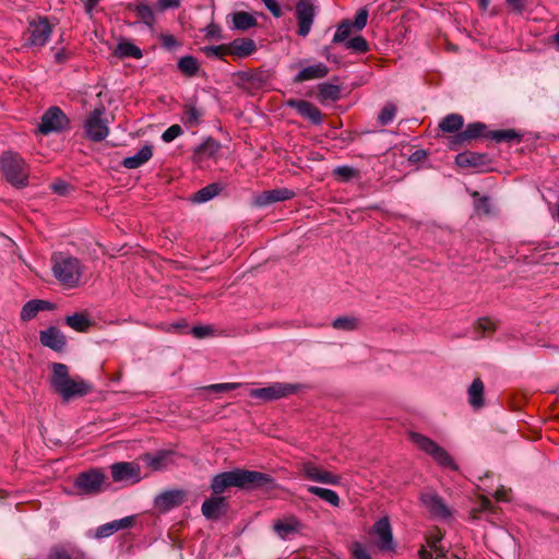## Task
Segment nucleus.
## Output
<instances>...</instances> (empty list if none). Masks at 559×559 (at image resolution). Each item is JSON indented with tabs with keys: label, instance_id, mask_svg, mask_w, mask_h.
<instances>
[{
	"label": "nucleus",
	"instance_id": "f257e3e1",
	"mask_svg": "<svg viewBox=\"0 0 559 559\" xmlns=\"http://www.w3.org/2000/svg\"><path fill=\"white\" fill-rule=\"evenodd\" d=\"M230 487L240 489H276L277 485L271 474L235 468L214 476L210 489H227Z\"/></svg>",
	"mask_w": 559,
	"mask_h": 559
},
{
	"label": "nucleus",
	"instance_id": "f03ea898",
	"mask_svg": "<svg viewBox=\"0 0 559 559\" xmlns=\"http://www.w3.org/2000/svg\"><path fill=\"white\" fill-rule=\"evenodd\" d=\"M52 373L50 376V385L55 393L60 395L63 402H69L76 397H82L92 391V385L82 379L70 377L69 368L61 362L51 364Z\"/></svg>",
	"mask_w": 559,
	"mask_h": 559
},
{
	"label": "nucleus",
	"instance_id": "7ed1b4c3",
	"mask_svg": "<svg viewBox=\"0 0 559 559\" xmlns=\"http://www.w3.org/2000/svg\"><path fill=\"white\" fill-rule=\"evenodd\" d=\"M52 273L61 285L74 288L79 286L82 277L81 262L74 257L55 253L52 255Z\"/></svg>",
	"mask_w": 559,
	"mask_h": 559
},
{
	"label": "nucleus",
	"instance_id": "20e7f679",
	"mask_svg": "<svg viewBox=\"0 0 559 559\" xmlns=\"http://www.w3.org/2000/svg\"><path fill=\"white\" fill-rule=\"evenodd\" d=\"M2 173L12 186L23 188L28 183L29 169L25 160L16 153L5 152L1 156Z\"/></svg>",
	"mask_w": 559,
	"mask_h": 559
},
{
	"label": "nucleus",
	"instance_id": "39448f33",
	"mask_svg": "<svg viewBox=\"0 0 559 559\" xmlns=\"http://www.w3.org/2000/svg\"><path fill=\"white\" fill-rule=\"evenodd\" d=\"M411 441L423 452L430 455L433 461L443 468L457 469L452 456L432 439L418 432H409Z\"/></svg>",
	"mask_w": 559,
	"mask_h": 559
},
{
	"label": "nucleus",
	"instance_id": "423d86ee",
	"mask_svg": "<svg viewBox=\"0 0 559 559\" xmlns=\"http://www.w3.org/2000/svg\"><path fill=\"white\" fill-rule=\"evenodd\" d=\"M105 107L99 105L86 118L83 129L85 136L93 142H100L109 133L108 122L104 118Z\"/></svg>",
	"mask_w": 559,
	"mask_h": 559
},
{
	"label": "nucleus",
	"instance_id": "0eeeda50",
	"mask_svg": "<svg viewBox=\"0 0 559 559\" xmlns=\"http://www.w3.org/2000/svg\"><path fill=\"white\" fill-rule=\"evenodd\" d=\"M295 16L297 20V35L307 37L311 32L316 17L314 0H298L295 5Z\"/></svg>",
	"mask_w": 559,
	"mask_h": 559
},
{
	"label": "nucleus",
	"instance_id": "6e6552de",
	"mask_svg": "<svg viewBox=\"0 0 559 559\" xmlns=\"http://www.w3.org/2000/svg\"><path fill=\"white\" fill-rule=\"evenodd\" d=\"M53 31V25L50 24L48 17L38 16L28 23L27 45L33 47H44L50 38Z\"/></svg>",
	"mask_w": 559,
	"mask_h": 559
},
{
	"label": "nucleus",
	"instance_id": "1a4fd4ad",
	"mask_svg": "<svg viewBox=\"0 0 559 559\" xmlns=\"http://www.w3.org/2000/svg\"><path fill=\"white\" fill-rule=\"evenodd\" d=\"M298 388V385L290 383L275 382L265 388L252 389L249 395L252 399H261L269 402L289 396L296 393Z\"/></svg>",
	"mask_w": 559,
	"mask_h": 559
},
{
	"label": "nucleus",
	"instance_id": "9d476101",
	"mask_svg": "<svg viewBox=\"0 0 559 559\" xmlns=\"http://www.w3.org/2000/svg\"><path fill=\"white\" fill-rule=\"evenodd\" d=\"M110 473L114 481L117 483L124 481L133 485L143 478L139 461L114 463L110 465Z\"/></svg>",
	"mask_w": 559,
	"mask_h": 559
},
{
	"label": "nucleus",
	"instance_id": "9b49d317",
	"mask_svg": "<svg viewBox=\"0 0 559 559\" xmlns=\"http://www.w3.org/2000/svg\"><path fill=\"white\" fill-rule=\"evenodd\" d=\"M69 119L59 107H50L41 117L38 131L41 134L59 132L68 128Z\"/></svg>",
	"mask_w": 559,
	"mask_h": 559
},
{
	"label": "nucleus",
	"instance_id": "f8f14e48",
	"mask_svg": "<svg viewBox=\"0 0 559 559\" xmlns=\"http://www.w3.org/2000/svg\"><path fill=\"white\" fill-rule=\"evenodd\" d=\"M236 76L238 79V85L245 88L260 90L269 82L271 74L266 70L257 69L240 71Z\"/></svg>",
	"mask_w": 559,
	"mask_h": 559
},
{
	"label": "nucleus",
	"instance_id": "ddd939ff",
	"mask_svg": "<svg viewBox=\"0 0 559 559\" xmlns=\"http://www.w3.org/2000/svg\"><path fill=\"white\" fill-rule=\"evenodd\" d=\"M221 492L222 491H214V495L202 504V513L209 520H217L225 514L228 509L226 498L223 497Z\"/></svg>",
	"mask_w": 559,
	"mask_h": 559
},
{
	"label": "nucleus",
	"instance_id": "4468645a",
	"mask_svg": "<svg viewBox=\"0 0 559 559\" xmlns=\"http://www.w3.org/2000/svg\"><path fill=\"white\" fill-rule=\"evenodd\" d=\"M106 479L100 468H91L82 472L75 478L74 485L78 489H100Z\"/></svg>",
	"mask_w": 559,
	"mask_h": 559
},
{
	"label": "nucleus",
	"instance_id": "2eb2a0df",
	"mask_svg": "<svg viewBox=\"0 0 559 559\" xmlns=\"http://www.w3.org/2000/svg\"><path fill=\"white\" fill-rule=\"evenodd\" d=\"M302 472L306 475V477L312 481L344 486V484L340 481V476L334 475L331 472H328L313 463H304Z\"/></svg>",
	"mask_w": 559,
	"mask_h": 559
},
{
	"label": "nucleus",
	"instance_id": "dca6fc26",
	"mask_svg": "<svg viewBox=\"0 0 559 559\" xmlns=\"http://www.w3.org/2000/svg\"><path fill=\"white\" fill-rule=\"evenodd\" d=\"M296 193L287 188L265 190L253 199V205L258 207L266 206L275 202L293 199Z\"/></svg>",
	"mask_w": 559,
	"mask_h": 559
},
{
	"label": "nucleus",
	"instance_id": "f3484780",
	"mask_svg": "<svg viewBox=\"0 0 559 559\" xmlns=\"http://www.w3.org/2000/svg\"><path fill=\"white\" fill-rule=\"evenodd\" d=\"M372 535L381 550L393 549V536L389 520L386 518L377 521L372 527Z\"/></svg>",
	"mask_w": 559,
	"mask_h": 559
},
{
	"label": "nucleus",
	"instance_id": "a211bd4d",
	"mask_svg": "<svg viewBox=\"0 0 559 559\" xmlns=\"http://www.w3.org/2000/svg\"><path fill=\"white\" fill-rule=\"evenodd\" d=\"M175 452L171 450H158L155 453H144L139 457L152 471H160L173 463Z\"/></svg>",
	"mask_w": 559,
	"mask_h": 559
},
{
	"label": "nucleus",
	"instance_id": "6ab92c4d",
	"mask_svg": "<svg viewBox=\"0 0 559 559\" xmlns=\"http://www.w3.org/2000/svg\"><path fill=\"white\" fill-rule=\"evenodd\" d=\"M287 106L294 108L301 117L310 120L313 124L322 122V112L312 103L304 99H288Z\"/></svg>",
	"mask_w": 559,
	"mask_h": 559
},
{
	"label": "nucleus",
	"instance_id": "aec40b11",
	"mask_svg": "<svg viewBox=\"0 0 559 559\" xmlns=\"http://www.w3.org/2000/svg\"><path fill=\"white\" fill-rule=\"evenodd\" d=\"M421 502L427 510L437 518L447 519L451 515L450 509L445 503L435 493V491H425L420 497Z\"/></svg>",
	"mask_w": 559,
	"mask_h": 559
},
{
	"label": "nucleus",
	"instance_id": "412c9836",
	"mask_svg": "<svg viewBox=\"0 0 559 559\" xmlns=\"http://www.w3.org/2000/svg\"><path fill=\"white\" fill-rule=\"evenodd\" d=\"M40 343L55 352H62L67 344L66 335L56 326H50L39 333Z\"/></svg>",
	"mask_w": 559,
	"mask_h": 559
},
{
	"label": "nucleus",
	"instance_id": "4be33fe9",
	"mask_svg": "<svg viewBox=\"0 0 559 559\" xmlns=\"http://www.w3.org/2000/svg\"><path fill=\"white\" fill-rule=\"evenodd\" d=\"M490 163L488 154L465 151L455 156V164L461 168H479Z\"/></svg>",
	"mask_w": 559,
	"mask_h": 559
},
{
	"label": "nucleus",
	"instance_id": "5701e85b",
	"mask_svg": "<svg viewBox=\"0 0 559 559\" xmlns=\"http://www.w3.org/2000/svg\"><path fill=\"white\" fill-rule=\"evenodd\" d=\"M228 45V56L235 59H242L251 56L257 50L255 41L251 38H236Z\"/></svg>",
	"mask_w": 559,
	"mask_h": 559
},
{
	"label": "nucleus",
	"instance_id": "b1692460",
	"mask_svg": "<svg viewBox=\"0 0 559 559\" xmlns=\"http://www.w3.org/2000/svg\"><path fill=\"white\" fill-rule=\"evenodd\" d=\"M183 501V491H163L154 499V507L164 513L181 504Z\"/></svg>",
	"mask_w": 559,
	"mask_h": 559
},
{
	"label": "nucleus",
	"instance_id": "393cba45",
	"mask_svg": "<svg viewBox=\"0 0 559 559\" xmlns=\"http://www.w3.org/2000/svg\"><path fill=\"white\" fill-rule=\"evenodd\" d=\"M133 516H126L120 520H115L100 525L95 534L96 538H105L111 536L114 533L131 527L133 524Z\"/></svg>",
	"mask_w": 559,
	"mask_h": 559
},
{
	"label": "nucleus",
	"instance_id": "a878e982",
	"mask_svg": "<svg viewBox=\"0 0 559 559\" xmlns=\"http://www.w3.org/2000/svg\"><path fill=\"white\" fill-rule=\"evenodd\" d=\"M300 524L295 518H286L274 522L273 528L282 539H288L299 532Z\"/></svg>",
	"mask_w": 559,
	"mask_h": 559
},
{
	"label": "nucleus",
	"instance_id": "bb28decb",
	"mask_svg": "<svg viewBox=\"0 0 559 559\" xmlns=\"http://www.w3.org/2000/svg\"><path fill=\"white\" fill-rule=\"evenodd\" d=\"M329 73V68L324 63H317L313 66H309L304 68L299 73L295 76L294 82L300 83L314 79H322L326 76Z\"/></svg>",
	"mask_w": 559,
	"mask_h": 559
},
{
	"label": "nucleus",
	"instance_id": "cd10ccee",
	"mask_svg": "<svg viewBox=\"0 0 559 559\" xmlns=\"http://www.w3.org/2000/svg\"><path fill=\"white\" fill-rule=\"evenodd\" d=\"M496 510L495 502L491 498L484 495H476V499L474 501L473 507L471 508V516L472 519H478L485 513H493Z\"/></svg>",
	"mask_w": 559,
	"mask_h": 559
},
{
	"label": "nucleus",
	"instance_id": "c85d7f7f",
	"mask_svg": "<svg viewBox=\"0 0 559 559\" xmlns=\"http://www.w3.org/2000/svg\"><path fill=\"white\" fill-rule=\"evenodd\" d=\"M219 148L221 144L217 141L209 138L202 144L195 147L194 159L197 162H202L204 159L212 158L218 153Z\"/></svg>",
	"mask_w": 559,
	"mask_h": 559
},
{
	"label": "nucleus",
	"instance_id": "c756f323",
	"mask_svg": "<svg viewBox=\"0 0 559 559\" xmlns=\"http://www.w3.org/2000/svg\"><path fill=\"white\" fill-rule=\"evenodd\" d=\"M484 383L479 378L474 379L467 390L468 403L474 409H479L485 405Z\"/></svg>",
	"mask_w": 559,
	"mask_h": 559
},
{
	"label": "nucleus",
	"instance_id": "7c9ffc66",
	"mask_svg": "<svg viewBox=\"0 0 559 559\" xmlns=\"http://www.w3.org/2000/svg\"><path fill=\"white\" fill-rule=\"evenodd\" d=\"M152 155H153L152 146L145 145L133 156L126 157L122 160V165H123V167H126L128 169H135V168L142 166L143 164H145L147 160H150Z\"/></svg>",
	"mask_w": 559,
	"mask_h": 559
},
{
	"label": "nucleus",
	"instance_id": "2f4dec72",
	"mask_svg": "<svg viewBox=\"0 0 559 559\" xmlns=\"http://www.w3.org/2000/svg\"><path fill=\"white\" fill-rule=\"evenodd\" d=\"M64 321L71 329L81 333L87 332L93 325V321L90 319L88 314L84 312H75L72 316H68Z\"/></svg>",
	"mask_w": 559,
	"mask_h": 559
},
{
	"label": "nucleus",
	"instance_id": "473e14b6",
	"mask_svg": "<svg viewBox=\"0 0 559 559\" xmlns=\"http://www.w3.org/2000/svg\"><path fill=\"white\" fill-rule=\"evenodd\" d=\"M487 126L484 122H473L468 123L466 128L461 131V138L465 139L468 142L476 140L478 138H486L487 139Z\"/></svg>",
	"mask_w": 559,
	"mask_h": 559
},
{
	"label": "nucleus",
	"instance_id": "72a5a7b5",
	"mask_svg": "<svg viewBox=\"0 0 559 559\" xmlns=\"http://www.w3.org/2000/svg\"><path fill=\"white\" fill-rule=\"evenodd\" d=\"M464 124V119L459 114H450L439 122V129L447 133L459 132Z\"/></svg>",
	"mask_w": 559,
	"mask_h": 559
},
{
	"label": "nucleus",
	"instance_id": "f704fd0d",
	"mask_svg": "<svg viewBox=\"0 0 559 559\" xmlns=\"http://www.w3.org/2000/svg\"><path fill=\"white\" fill-rule=\"evenodd\" d=\"M523 134L520 132H516L513 129H503V130H495L489 131L487 133V139L495 140L496 142H518L520 143L522 141Z\"/></svg>",
	"mask_w": 559,
	"mask_h": 559
},
{
	"label": "nucleus",
	"instance_id": "c9c22d12",
	"mask_svg": "<svg viewBox=\"0 0 559 559\" xmlns=\"http://www.w3.org/2000/svg\"><path fill=\"white\" fill-rule=\"evenodd\" d=\"M341 97V88L338 85L331 83H321L318 86V98L324 103L328 100L335 102Z\"/></svg>",
	"mask_w": 559,
	"mask_h": 559
},
{
	"label": "nucleus",
	"instance_id": "e433bc0d",
	"mask_svg": "<svg viewBox=\"0 0 559 559\" xmlns=\"http://www.w3.org/2000/svg\"><path fill=\"white\" fill-rule=\"evenodd\" d=\"M179 71L188 78L195 76L200 70V64L193 56H185L178 60Z\"/></svg>",
	"mask_w": 559,
	"mask_h": 559
},
{
	"label": "nucleus",
	"instance_id": "4c0bfd02",
	"mask_svg": "<svg viewBox=\"0 0 559 559\" xmlns=\"http://www.w3.org/2000/svg\"><path fill=\"white\" fill-rule=\"evenodd\" d=\"M115 56L123 59V58H135L140 59L142 58V51L141 49L135 46L132 43L129 41H121L117 45L115 49Z\"/></svg>",
	"mask_w": 559,
	"mask_h": 559
},
{
	"label": "nucleus",
	"instance_id": "58836bf2",
	"mask_svg": "<svg viewBox=\"0 0 559 559\" xmlns=\"http://www.w3.org/2000/svg\"><path fill=\"white\" fill-rule=\"evenodd\" d=\"M234 27L241 31H247L257 25V20L248 12L239 11L233 15Z\"/></svg>",
	"mask_w": 559,
	"mask_h": 559
},
{
	"label": "nucleus",
	"instance_id": "ea45409f",
	"mask_svg": "<svg viewBox=\"0 0 559 559\" xmlns=\"http://www.w3.org/2000/svg\"><path fill=\"white\" fill-rule=\"evenodd\" d=\"M219 192H221L219 185L211 183V185H207L206 187L200 189L199 191H197L193 194L191 200L195 203L206 202V201H210L211 199H213L214 197H216Z\"/></svg>",
	"mask_w": 559,
	"mask_h": 559
},
{
	"label": "nucleus",
	"instance_id": "a19ab883",
	"mask_svg": "<svg viewBox=\"0 0 559 559\" xmlns=\"http://www.w3.org/2000/svg\"><path fill=\"white\" fill-rule=\"evenodd\" d=\"M332 326L336 330L354 331L359 328V319L356 317H338L333 321Z\"/></svg>",
	"mask_w": 559,
	"mask_h": 559
},
{
	"label": "nucleus",
	"instance_id": "79ce46f5",
	"mask_svg": "<svg viewBox=\"0 0 559 559\" xmlns=\"http://www.w3.org/2000/svg\"><path fill=\"white\" fill-rule=\"evenodd\" d=\"M132 8L136 15L147 25H152L154 23V13L152 9L144 3H136L133 5H130Z\"/></svg>",
	"mask_w": 559,
	"mask_h": 559
},
{
	"label": "nucleus",
	"instance_id": "37998d69",
	"mask_svg": "<svg viewBox=\"0 0 559 559\" xmlns=\"http://www.w3.org/2000/svg\"><path fill=\"white\" fill-rule=\"evenodd\" d=\"M201 112L192 105H186L183 108L182 121L190 127L198 126L200 122Z\"/></svg>",
	"mask_w": 559,
	"mask_h": 559
},
{
	"label": "nucleus",
	"instance_id": "c03bdc74",
	"mask_svg": "<svg viewBox=\"0 0 559 559\" xmlns=\"http://www.w3.org/2000/svg\"><path fill=\"white\" fill-rule=\"evenodd\" d=\"M47 559H87L83 551H73V554H69L67 550L62 548H53Z\"/></svg>",
	"mask_w": 559,
	"mask_h": 559
},
{
	"label": "nucleus",
	"instance_id": "a18cd8bd",
	"mask_svg": "<svg viewBox=\"0 0 559 559\" xmlns=\"http://www.w3.org/2000/svg\"><path fill=\"white\" fill-rule=\"evenodd\" d=\"M334 175L342 181H349L359 177V170L350 166H338L334 169Z\"/></svg>",
	"mask_w": 559,
	"mask_h": 559
},
{
	"label": "nucleus",
	"instance_id": "49530a36",
	"mask_svg": "<svg viewBox=\"0 0 559 559\" xmlns=\"http://www.w3.org/2000/svg\"><path fill=\"white\" fill-rule=\"evenodd\" d=\"M419 559H460L453 552L447 551V550H439L436 555L428 551L424 547L420 548L418 551Z\"/></svg>",
	"mask_w": 559,
	"mask_h": 559
},
{
	"label": "nucleus",
	"instance_id": "de8ad7c7",
	"mask_svg": "<svg viewBox=\"0 0 559 559\" xmlns=\"http://www.w3.org/2000/svg\"><path fill=\"white\" fill-rule=\"evenodd\" d=\"M201 51L206 57H216L218 59H222L224 56H228V45L222 44L218 46H204L201 47Z\"/></svg>",
	"mask_w": 559,
	"mask_h": 559
},
{
	"label": "nucleus",
	"instance_id": "09e8293b",
	"mask_svg": "<svg viewBox=\"0 0 559 559\" xmlns=\"http://www.w3.org/2000/svg\"><path fill=\"white\" fill-rule=\"evenodd\" d=\"M352 27H353V25H352L350 21H348V20L342 21L337 26L336 33L334 34L333 43L345 41L350 34Z\"/></svg>",
	"mask_w": 559,
	"mask_h": 559
},
{
	"label": "nucleus",
	"instance_id": "8fccbe9b",
	"mask_svg": "<svg viewBox=\"0 0 559 559\" xmlns=\"http://www.w3.org/2000/svg\"><path fill=\"white\" fill-rule=\"evenodd\" d=\"M39 312L38 305L35 299L27 301L21 310V319L29 321Z\"/></svg>",
	"mask_w": 559,
	"mask_h": 559
},
{
	"label": "nucleus",
	"instance_id": "3c124183",
	"mask_svg": "<svg viewBox=\"0 0 559 559\" xmlns=\"http://www.w3.org/2000/svg\"><path fill=\"white\" fill-rule=\"evenodd\" d=\"M346 48L352 49L356 52H367L369 47L367 40L362 36H356L346 41Z\"/></svg>",
	"mask_w": 559,
	"mask_h": 559
},
{
	"label": "nucleus",
	"instance_id": "603ef678",
	"mask_svg": "<svg viewBox=\"0 0 559 559\" xmlns=\"http://www.w3.org/2000/svg\"><path fill=\"white\" fill-rule=\"evenodd\" d=\"M395 114H396V106L393 104H386L382 108V110L378 117L380 124L386 126L388 123H390L394 119Z\"/></svg>",
	"mask_w": 559,
	"mask_h": 559
},
{
	"label": "nucleus",
	"instance_id": "864d4df0",
	"mask_svg": "<svg viewBox=\"0 0 559 559\" xmlns=\"http://www.w3.org/2000/svg\"><path fill=\"white\" fill-rule=\"evenodd\" d=\"M350 551L355 559H371L368 549L361 543H354L350 547Z\"/></svg>",
	"mask_w": 559,
	"mask_h": 559
},
{
	"label": "nucleus",
	"instance_id": "5fc2aeb1",
	"mask_svg": "<svg viewBox=\"0 0 559 559\" xmlns=\"http://www.w3.org/2000/svg\"><path fill=\"white\" fill-rule=\"evenodd\" d=\"M368 19V10L366 8H361L355 17V21L352 22L353 27H355L357 31L362 29L367 24Z\"/></svg>",
	"mask_w": 559,
	"mask_h": 559
},
{
	"label": "nucleus",
	"instance_id": "6e6d98bb",
	"mask_svg": "<svg viewBox=\"0 0 559 559\" xmlns=\"http://www.w3.org/2000/svg\"><path fill=\"white\" fill-rule=\"evenodd\" d=\"M506 4L510 12L521 15L525 11L527 3L526 0H506Z\"/></svg>",
	"mask_w": 559,
	"mask_h": 559
},
{
	"label": "nucleus",
	"instance_id": "4d7b16f0",
	"mask_svg": "<svg viewBox=\"0 0 559 559\" xmlns=\"http://www.w3.org/2000/svg\"><path fill=\"white\" fill-rule=\"evenodd\" d=\"M320 499L326 501L328 503L337 507L340 502V498L336 495V491H312Z\"/></svg>",
	"mask_w": 559,
	"mask_h": 559
},
{
	"label": "nucleus",
	"instance_id": "13d9d810",
	"mask_svg": "<svg viewBox=\"0 0 559 559\" xmlns=\"http://www.w3.org/2000/svg\"><path fill=\"white\" fill-rule=\"evenodd\" d=\"M476 328L478 330H480L483 332V334H485L486 332H495L496 331V325L495 323L487 317H484V318H479L477 321H476Z\"/></svg>",
	"mask_w": 559,
	"mask_h": 559
},
{
	"label": "nucleus",
	"instance_id": "bf43d9fd",
	"mask_svg": "<svg viewBox=\"0 0 559 559\" xmlns=\"http://www.w3.org/2000/svg\"><path fill=\"white\" fill-rule=\"evenodd\" d=\"M182 132L181 127L179 124H173L169 127L162 135L164 142H171Z\"/></svg>",
	"mask_w": 559,
	"mask_h": 559
},
{
	"label": "nucleus",
	"instance_id": "052dcab7",
	"mask_svg": "<svg viewBox=\"0 0 559 559\" xmlns=\"http://www.w3.org/2000/svg\"><path fill=\"white\" fill-rule=\"evenodd\" d=\"M441 539L442 534L440 533L427 537V546L431 549L430 552H432L433 555H436L439 550H443V548L439 546Z\"/></svg>",
	"mask_w": 559,
	"mask_h": 559
},
{
	"label": "nucleus",
	"instance_id": "680f3d73",
	"mask_svg": "<svg viewBox=\"0 0 559 559\" xmlns=\"http://www.w3.org/2000/svg\"><path fill=\"white\" fill-rule=\"evenodd\" d=\"M240 386V383L230 382V383H218V384H211L206 386V390L213 391V392H227L235 390Z\"/></svg>",
	"mask_w": 559,
	"mask_h": 559
},
{
	"label": "nucleus",
	"instance_id": "e2e57ef3",
	"mask_svg": "<svg viewBox=\"0 0 559 559\" xmlns=\"http://www.w3.org/2000/svg\"><path fill=\"white\" fill-rule=\"evenodd\" d=\"M262 2L273 16L281 17L283 15L282 8L277 3V0H262Z\"/></svg>",
	"mask_w": 559,
	"mask_h": 559
},
{
	"label": "nucleus",
	"instance_id": "0e129e2a",
	"mask_svg": "<svg viewBox=\"0 0 559 559\" xmlns=\"http://www.w3.org/2000/svg\"><path fill=\"white\" fill-rule=\"evenodd\" d=\"M51 189L59 195H66L71 190V186L66 181L58 180L51 185Z\"/></svg>",
	"mask_w": 559,
	"mask_h": 559
},
{
	"label": "nucleus",
	"instance_id": "69168bd1",
	"mask_svg": "<svg viewBox=\"0 0 559 559\" xmlns=\"http://www.w3.org/2000/svg\"><path fill=\"white\" fill-rule=\"evenodd\" d=\"M466 143L467 141L461 138V132H457L455 135L449 138L448 146L452 151H457Z\"/></svg>",
	"mask_w": 559,
	"mask_h": 559
},
{
	"label": "nucleus",
	"instance_id": "338daca9",
	"mask_svg": "<svg viewBox=\"0 0 559 559\" xmlns=\"http://www.w3.org/2000/svg\"><path fill=\"white\" fill-rule=\"evenodd\" d=\"M476 210L477 212L479 213H483V214H490L491 213V206H490V203H489V198L488 197H480L476 203Z\"/></svg>",
	"mask_w": 559,
	"mask_h": 559
},
{
	"label": "nucleus",
	"instance_id": "774afa93",
	"mask_svg": "<svg viewBox=\"0 0 559 559\" xmlns=\"http://www.w3.org/2000/svg\"><path fill=\"white\" fill-rule=\"evenodd\" d=\"M212 332V328L211 326H205V325H197V326H193L192 328V334L198 337V338H202L204 336H207L210 335Z\"/></svg>",
	"mask_w": 559,
	"mask_h": 559
}]
</instances>
